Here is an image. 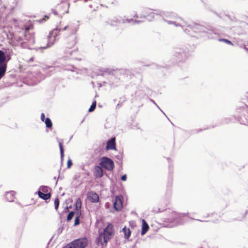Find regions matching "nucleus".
Masks as SVG:
<instances>
[{
    "label": "nucleus",
    "mask_w": 248,
    "mask_h": 248,
    "mask_svg": "<svg viewBox=\"0 0 248 248\" xmlns=\"http://www.w3.org/2000/svg\"><path fill=\"white\" fill-rule=\"evenodd\" d=\"M113 226L111 224H109L107 225V227L104 230V232L100 234L98 237L97 239L98 244L103 245V241L105 244L108 243L113 234Z\"/></svg>",
    "instance_id": "nucleus-1"
},
{
    "label": "nucleus",
    "mask_w": 248,
    "mask_h": 248,
    "mask_svg": "<svg viewBox=\"0 0 248 248\" xmlns=\"http://www.w3.org/2000/svg\"><path fill=\"white\" fill-rule=\"evenodd\" d=\"M61 29L56 28L50 32L47 38V45L46 46L41 47L38 49H46L53 45L57 40V37L59 35Z\"/></svg>",
    "instance_id": "nucleus-2"
},
{
    "label": "nucleus",
    "mask_w": 248,
    "mask_h": 248,
    "mask_svg": "<svg viewBox=\"0 0 248 248\" xmlns=\"http://www.w3.org/2000/svg\"><path fill=\"white\" fill-rule=\"evenodd\" d=\"M9 60H6L5 53L0 50V79L5 74L7 68V62Z\"/></svg>",
    "instance_id": "nucleus-3"
},
{
    "label": "nucleus",
    "mask_w": 248,
    "mask_h": 248,
    "mask_svg": "<svg viewBox=\"0 0 248 248\" xmlns=\"http://www.w3.org/2000/svg\"><path fill=\"white\" fill-rule=\"evenodd\" d=\"M99 165L108 171H111L114 169V164L113 161L107 157H103L101 158Z\"/></svg>",
    "instance_id": "nucleus-4"
},
{
    "label": "nucleus",
    "mask_w": 248,
    "mask_h": 248,
    "mask_svg": "<svg viewBox=\"0 0 248 248\" xmlns=\"http://www.w3.org/2000/svg\"><path fill=\"white\" fill-rule=\"evenodd\" d=\"M76 248H86L88 245L89 241L86 237H82L73 241Z\"/></svg>",
    "instance_id": "nucleus-5"
},
{
    "label": "nucleus",
    "mask_w": 248,
    "mask_h": 248,
    "mask_svg": "<svg viewBox=\"0 0 248 248\" xmlns=\"http://www.w3.org/2000/svg\"><path fill=\"white\" fill-rule=\"evenodd\" d=\"M171 16L172 20H166L168 24H173L176 27L181 26L184 27L185 26L186 23L181 18L178 17L174 14H172Z\"/></svg>",
    "instance_id": "nucleus-6"
},
{
    "label": "nucleus",
    "mask_w": 248,
    "mask_h": 248,
    "mask_svg": "<svg viewBox=\"0 0 248 248\" xmlns=\"http://www.w3.org/2000/svg\"><path fill=\"white\" fill-rule=\"evenodd\" d=\"M113 206L116 211H118L121 210L122 208V197L121 196L115 197Z\"/></svg>",
    "instance_id": "nucleus-7"
},
{
    "label": "nucleus",
    "mask_w": 248,
    "mask_h": 248,
    "mask_svg": "<svg viewBox=\"0 0 248 248\" xmlns=\"http://www.w3.org/2000/svg\"><path fill=\"white\" fill-rule=\"evenodd\" d=\"M87 198L92 202H97L99 201V196L93 191H90L87 193Z\"/></svg>",
    "instance_id": "nucleus-8"
},
{
    "label": "nucleus",
    "mask_w": 248,
    "mask_h": 248,
    "mask_svg": "<svg viewBox=\"0 0 248 248\" xmlns=\"http://www.w3.org/2000/svg\"><path fill=\"white\" fill-rule=\"evenodd\" d=\"M93 174L96 178H101L103 176V171L100 166H95L94 167Z\"/></svg>",
    "instance_id": "nucleus-9"
},
{
    "label": "nucleus",
    "mask_w": 248,
    "mask_h": 248,
    "mask_svg": "<svg viewBox=\"0 0 248 248\" xmlns=\"http://www.w3.org/2000/svg\"><path fill=\"white\" fill-rule=\"evenodd\" d=\"M107 150H116L115 147V138H112L110 140H109L107 143L106 146Z\"/></svg>",
    "instance_id": "nucleus-10"
},
{
    "label": "nucleus",
    "mask_w": 248,
    "mask_h": 248,
    "mask_svg": "<svg viewBox=\"0 0 248 248\" xmlns=\"http://www.w3.org/2000/svg\"><path fill=\"white\" fill-rule=\"evenodd\" d=\"M176 216L174 218V221L175 222V225L180 224L183 223L182 221L183 218L186 217V214H181L178 215H175Z\"/></svg>",
    "instance_id": "nucleus-11"
},
{
    "label": "nucleus",
    "mask_w": 248,
    "mask_h": 248,
    "mask_svg": "<svg viewBox=\"0 0 248 248\" xmlns=\"http://www.w3.org/2000/svg\"><path fill=\"white\" fill-rule=\"evenodd\" d=\"M26 37H27V40H28V45L27 46L24 45V43H22L21 45L23 47H29L31 45H32L34 43V37L31 34H29L28 35H26Z\"/></svg>",
    "instance_id": "nucleus-12"
},
{
    "label": "nucleus",
    "mask_w": 248,
    "mask_h": 248,
    "mask_svg": "<svg viewBox=\"0 0 248 248\" xmlns=\"http://www.w3.org/2000/svg\"><path fill=\"white\" fill-rule=\"evenodd\" d=\"M149 230V226L144 219L142 220V230L141 234L144 235Z\"/></svg>",
    "instance_id": "nucleus-13"
},
{
    "label": "nucleus",
    "mask_w": 248,
    "mask_h": 248,
    "mask_svg": "<svg viewBox=\"0 0 248 248\" xmlns=\"http://www.w3.org/2000/svg\"><path fill=\"white\" fill-rule=\"evenodd\" d=\"M5 196L8 202H13L15 199V192L12 191L7 192Z\"/></svg>",
    "instance_id": "nucleus-14"
},
{
    "label": "nucleus",
    "mask_w": 248,
    "mask_h": 248,
    "mask_svg": "<svg viewBox=\"0 0 248 248\" xmlns=\"http://www.w3.org/2000/svg\"><path fill=\"white\" fill-rule=\"evenodd\" d=\"M38 194L40 198L44 200H47L50 198L51 195L49 193H43L42 192L39 190L38 191Z\"/></svg>",
    "instance_id": "nucleus-15"
},
{
    "label": "nucleus",
    "mask_w": 248,
    "mask_h": 248,
    "mask_svg": "<svg viewBox=\"0 0 248 248\" xmlns=\"http://www.w3.org/2000/svg\"><path fill=\"white\" fill-rule=\"evenodd\" d=\"M188 27L189 29H186V30H187L188 32L190 31L189 30H192L195 32H197L199 30L202 28V27L198 24L194 25L192 27L191 26H188Z\"/></svg>",
    "instance_id": "nucleus-16"
},
{
    "label": "nucleus",
    "mask_w": 248,
    "mask_h": 248,
    "mask_svg": "<svg viewBox=\"0 0 248 248\" xmlns=\"http://www.w3.org/2000/svg\"><path fill=\"white\" fill-rule=\"evenodd\" d=\"M123 232L124 233V237L126 239H128L131 235V231L129 228H127L126 227H124L123 229Z\"/></svg>",
    "instance_id": "nucleus-17"
},
{
    "label": "nucleus",
    "mask_w": 248,
    "mask_h": 248,
    "mask_svg": "<svg viewBox=\"0 0 248 248\" xmlns=\"http://www.w3.org/2000/svg\"><path fill=\"white\" fill-rule=\"evenodd\" d=\"M143 21V20H133L132 19H123V21H122V22L123 23H140V22H142Z\"/></svg>",
    "instance_id": "nucleus-18"
},
{
    "label": "nucleus",
    "mask_w": 248,
    "mask_h": 248,
    "mask_svg": "<svg viewBox=\"0 0 248 248\" xmlns=\"http://www.w3.org/2000/svg\"><path fill=\"white\" fill-rule=\"evenodd\" d=\"M44 122L46 124V126L47 128H50L52 127V122H51V120L49 118H46Z\"/></svg>",
    "instance_id": "nucleus-19"
},
{
    "label": "nucleus",
    "mask_w": 248,
    "mask_h": 248,
    "mask_svg": "<svg viewBox=\"0 0 248 248\" xmlns=\"http://www.w3.org/2000/svg\"><path fill=\"white\" fill-rule=\"evenodd\" d=\"M49 188L46 186H41L39 187V190L43 193H46L48 192Z\"/></svg>",
    "instance_id": "nucleus-20"
},
{
    "label": "nucleus",
    "mask_w": 248,
    "mask_h": 248,
    "mask_svg": "<svg viewBox=\"0 0 248 248\" xmlns=\"http://www.w3.org/2000/svg\"><path fill=\"white\" fill-rule=\"evenodd\" d=\"M59 147L60 149L61 158L62 160L64 157V151L62 143L61 142H59Z\"/></svg>",
    "instance_id": "nucleus-21"
},
{
    "label": "nucleus",
    "mask_w": 248,
    "mask_h": 248,
    "mask_svg": "<svg viewBox=\"0 0 248 248\" xmlns=\"http://www.w3.org/2000/svg\"><path fill=\"white\" fill-rule=\"evenodd\" d=\"M96 107V101H94L93 102L92 105L91 106L90 108L89 109V112L93 111Z\"/></svg>",
    "instance_id": "nucleus-22"
},
{
    "label": "nucleus",
    "mask_w": 248,
    "mask_h": 248,
    "mask_svg": "<svg viewBox=\"0 0 248 248\" xmlns=\"http://www.w3.org/2000/svg\"><path fill=\"white\" fill-rule=\"evenodd\" d=\"M80 213L78 214L77 215L76 217L75 220V223H74V225L75 226L79 224V217H80Z\"/></svg>",
    "instance_id": "nucleus-23"
},
{
    "label": "nucleus",
    "mask_w": 248,
    "mask_h": 248,
    "mask_svg": "<svg viewBox=\"0 0 248 248\" xmlns=\"http://www.w3.org/2000/svg\"><path fill=\"white\" fill-rule=\"evenodd\" d=\"M63 248H76V247L74 244L73 241H72L71 243L64 246Z\"/></svg>",
    "instance_id": "nucleus-24"
},
{
    "label": "nucleus",
    "mask_w": 248,
    "mask_h": 248,
    "mask_svg": "<svg viewBox=\"0 0 248 248\" xmlns=\"http://www.w3.org/2000/svg\"><path fill=\"white\" fill-rule=\"evenodd\" d=\"M74 214H75V213L73 211H71L68 214L67 217V221L70 220L73 218V217L74 215Z\"/></svg>",
    "instance_id": "nucleus-25"
},
{
    "label": "nucleus",
    "mask_w": 248,
    "mask_h": 248,
    "mask_svg": "<svg viewBox=\"0 0 248 248\" xmlns=\"http://www.w3.org/2000/svg\"><path fill=\"white\" fill-rule=\"evenodd\" d=\"M59 205V200L58 198L55 199L54 201V205L56 210H57Z\"/></svg>",
    "instance_id": "nucleus-26"
},
{
    "label": "nucleus",
    "mask_w": 248,
    "mask_h": 248,
    "mask_svg": "<svg viewBox=\"0 0 248 248\" xmlns=\"http://www.w3.org/2000/svg\"><path fill=\"white\" fill-rule=\"evenodd\" d=\"M155 14L154 13V12H151L150 14V15H148L147 16H144V18H147V19L148 20H151V19L149 18L150 16H151L152 17L154 18L155 17Z\"/></svg>",
    "instance_id": "nucleus-27"
},
{
    "label": "nucleus",
    "mask_w": 248,
    "mask_h": 248,
    "mask_svg": "<svg viewBox=\"0 0 248 248\" xmlns=\"http://www.w3.org/2000/svg\"><path fill=\"white\" fill-rule=\"evenodd\" d=\"M76 208H78V207L80 208L81 207V202L79 199H77L76 201Z\"/></svg>",
    "instance_id": "nucleus-28"
},
{
    "label": "nucleus",
    "mask_w": 248,
    "mask_h": 248,
    "mask_svg": "<svg viewBox=\"0 0 248 248\" xmlns=\"http://www.w3.org/2000/svg\"><path fill=\"white\" fill-rule=\"evenodd\" d=\"M219 41H223V42H225V43H227L228 44H230V45H232V42L230 41H229V40H228L227 39H219Z\"/></svg>",
    "instance_id": "nucleus-29"
},
{
    "label": "nucleus",
    "mask_w": 248,
    "mask_h": 248,
    "mask_svg": "<svg viewBox=\"0 0 248 248\" xmlns=\"http://www.w3.org/2000/svg\"><path fill=\"white\" fill-rule=\"evenodd\" d=\"M72 165V162L71 159H69L67 161V168H70Z\"/></svg>",
    "instance_id": "nucleus-30"
},
{
    "label": "nucleus",
    "mask_w": 248,
    "mask_h": 248,
    "mask_svg": "<svg viewBox=\"0 0 248 248\" xmlns=\"http://www.w3.org/2000/svg\"><path fill=\"white\" fill-rule=\"evenodd\" d=\"M45 116L44 113H42L41 115V119L43 122L45 121Z\"/></svg>",
    "instance_id": "nucleus-31"
},
{
    "label": "nucleus",
    "mask_w": 248,
    "mask_h": 248,
    "mask_svg": "<svg viewBox=\"0 0 248 248\" xmlns=\"http://www.w3.org/2000/svg\"><path fill=\"white\" fill-rule=\"evenodd\" d=\"M126 178H127L126 175L125 174H124L122 176L121 179L122 181H124L126 180Z\"/></svg>",
    "instance_id": "nucleus-32"
},
{
    "label": "nucleus",
    "mask_w": 248,
    "mask_h": 248,
    "mask_svg": "<svg viewBox=\"0 0 248 248\" xmlns=\"http://www.w3.org/2000/svg\"><path fill=\"white\" fill-rule=\"evenodd\" d=\"M150 101H151L152 103H153L154 104H155L157 106V107L159 109H160V108L158 107V106L157 105V104L155 103V102L153 100H152V99H150Z\"/></svg>",
    "instance_id": "nucleus-33"
},
{
    "label": "nucleus",
    "mask_w": 248,
    "mask_h": 248,
    "mask_svg": "<svg viewBox=\"0 0 248 248\" xmlns=\"http://www.w3.org/2000/svg\"><path fill=\"white\" fill-rule=\"evenodd\" d=\"M67 28V26H65L64 28H63L62 31H65L66 30Z\"/></svg>",
    "instance_id": "nucleus-34"
},
{
    "label": "nucleus",
    "mask_w": 248,
    "mask_h": 248,
    "mask_svg": "<svg viewBox=\"0 0 248 248\" xmlns=\"http://www.w3.org/2000/svg\"><path fill=\"white\" fill-rule=\"evenodd\" d=\"M53 13L55 15H57L58 14L57 12L55 11H53Z\"/></svg>",
    "instance_id": "nucleus-35"
},
{
    "label": "nucleus",
    "mask_w": 248,
    "mask_h": 248,
    "mask_svg": "<svg viewBox=\"0 0 248 248\" xmlns=\"http://www.w3.org/2000/svg\"><path fill=\"white\" fill-rule=\"evenodd\" d=\"M136 16L137 17H138H138H140V18H142V16H137V15H136Z\"/></svg>",
    "instance_id": "nucleus-36"
},
{
    "label": "nucleus",
    "mask_w": 248,
    "mask_h": 248,
    "mask_svg": "<svg viewBox=\"0 0 248 248\" xmlns=\"http://www.w3.org/2000/svg\"><path fill=\"white\" fill-rule=\"evenodd\" d=\"M111 25H113V26H114V25H116V24H114V23H111Z\"/></svg>",
    "instance_id": "nucleus-37"
},
{
    "label": "nucleus",
    "mask_w": 248,
    "mask_h": 248,
    "mask_svg": "<svg viewBox=\"0 0 248 248\" xmlns=\"http://www.w3.org/2000/svg\"><path fill=\"white\" fill-rule=\"evenodd\" d=\"M73 52H74V53H76V51H74H74H72V52H70V54L71 55V54H72V53H73Z\"/></svg>",
    "instance_id": "nucleus-38"
},
{
    "label": "nucleus",
    "mask_w": 248,
    "mask_h": 248,
    "mask_svg": "<svg viewBox=\"0 0 248 248\" xmlns=\"http://www.w3.org/2000/svg\"><path fill=\"white\" fill-rule=\"evenodd\" d=\"M18 40L20 41L21 40V38H19V39Z\"/></svg>",
    "instance_id": "nucleus-39"
},
{
    "label": "nucleus",
    "mask_w": 248,
    "mask_h": 248,
    "mask_svg": "<svg viewBox=\"0 0 248 248\" xmlns=\"http://www.w3.org/2000/svg\"><path fill=\"white\" fill-rule=\"evenodd\" d=\"M66 0H63L62 1H66Z\"/></svg>",
    "instance_id": "nucleus-40"
}]
</instances>
